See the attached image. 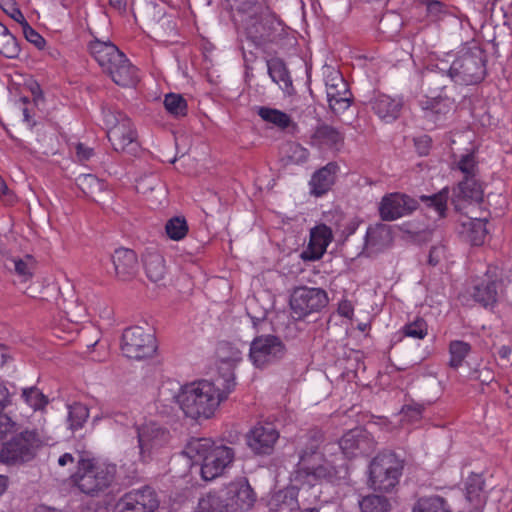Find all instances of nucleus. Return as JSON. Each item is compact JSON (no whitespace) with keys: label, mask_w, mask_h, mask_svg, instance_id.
Wrapping results in <instances>:
<instances>
[{"label":"nucleus","mask_w":512,"mask_h":512,"mask_svg":"<svg viewBox=\"0 0 512 512\" xmlns=\"http://www.w3.org/2000/svg\"><path fill=\"white\" fill-rule=\"evenodd\" d=\"M235 385V375L231 372L224 378L223 388L204 379L184 385L167 379L158 389L156 409L160 414L168 416L179 408L186 417L193 420L210 419L234 390Z\"/></svg>","instance_id":"f257e3e1"},{"label":"nucleus","mask_w":512,"mask_h":512,"mask_svg":"<svg viewBox=\"0 0 512 512\" xmlns=\"http://www.w3.org/2000/svg\"><path fill=\"white\" fill-rule=\"evenodd\" d=\"M321 443L322 434L317 430H311L298 438L297 477L311 486L322 482L333 485L346 484L349 478L346 463L331 465L319 451Z\"/></svg>","instance_id":"f03ea898"},{"label":"nucleus","mask_w":512,"mask_h":512,"mask_svg":"<svg viewBox=\"0 0 512 512\" xmlns=\"http://www.w3.org/2000/svg\"><path fill=\"white\" fill-rule=\"evenodd\" d=\"M486 61V53L480 46H463L439 58L434 67L456 84L474 85L484 80Z\"/></svg>","instance_id":"7ed1b4c3"},{"label":"nucleus","mask_w":512,"mask_h":512,"mask_svg":"<svg viewBox=\"0 0 512 512\" xmlns=\"http://www.w3.org/2000/svg\"><path fill=\"white\" fill-rule=\"evenodd\" d=\"M183 454L193 464L201 465V476L210 481L222 475L234 461L235 453L231 447L216 445L209 438H192L186 444Z\"/></svg>","instance_id":"20e7f679"},{"label":"nucleus","mask_w":512,"mask_h":512,"mask_svg":"<svg viewBox=\"0 0 512 512\" xmlns=\"http://www.w3.org/2000/svg\"><path fill=\"white\" fill-rule=\"evenodd\" d=\"M117 467L95 458L79 455L77 469L71 475L72 484L88 496H99L115 481Z\"/></svg>","instance_id":"39448f33"},{"label":"nucleus","mask_w":512,"mask_h":512,"mask_svg":"<svg viewBox=\"0 0 512 512\" xmlns=\"http://www.w3.org/2000/svg\"><path fill=\"white\" fill-rule=\"evenodd\" d=\"M44 444L42 433L39 429H25L13 435L2 444L0 461L8 465L23 464L31 461L37 450Z\"/></svg>","instance_id":"423d86ee"},{"label":"nucleus","mask_w":512,"mask_h":512,"mask_svg":"<svg viewBox=\"0 0 512 512\" xmlns=\"http://www.w3.org/2000/svg\"><path fill=\"white\" fill-rule=\"evenodd\" d=\"M246 39L256 48H264L276 44L285 35V25L281 18L270 8L261 16L241 26Z\"/></svg>","instance_id":"0eeeda50"},{"label":"nucleus","mask_w":512,"mask_h":512,"mask_svg":"<svg viewBox=\"0 0 512 512\" xmlns=\"http://www.w3.org/2000/svg\"><path fill=\"white\" fill-rule=\"evenodd\" d=\"M102 116L108 140L115 151L126 152L137 147V131L126 114L111 108H103Z\"/></svg>","instance_id":"6e6552de"},{"label":"nucleus","mask_w":512,"mask_h":512,"mask_svg":"<svg viewBox=\"0 0 512 512\" xmlns=\"http://www.w3.org/2000/svg\"><path fill=\"white\" fill-rule=\"evenodd\" d=\"M403 462L391 452L378 454L369 466V482L374 490L390 492L399 483Z\"/></svg>","instance_id":"1a4fd4ad"},{"label":"nucleus","mask_w":512,"mask_h":512,"mask_svg":"<svg viewBox=\"0 0 512 512\" xmlns=\"http://www.w3.org/2000/svg\"><path fill=\"white\" fill-rule=\"evenodd\" d=\"M121 350L123 355L130 359L148 358L153 356L157 350L156 339L143 327H129L122 334Z\"/></svg>","instance_id":"9d476101"},{"label":"nucleus","mask_w":512,"mask_h":512,"mask_svg":"<svg viewBox=\"0 0 512 512\" xmlns=\"http://www.w3.org/2000/svg\"><path fill=\"white\" fill-rule=\"evenodd\" d=\"M329 298L325 290L315 287L300 286L293 290L290 307L296 319L321 311L328 304Z\"/></svg>","instance_id":"9b49d317"},{"label":"nucleus","mask_w":512,"mask_h":512,"mask_svg":"<svg viewBox=\"0 0 512 512\" xmlns=\"http://www.w3.org/2000/svg\"><path fill=\"white\" fill-rule=\"evenodd\" d=\"M285 354L282 341L273 335H262L253 339L249 348V360L256 368H265Z\"/></svg>","instance_id":"f8f14e48"},{"label":"nucleus","mask_w":512,"mask_h":512,"mask_svg":"<svg viewBox=\"0 0 512 512\" xmlns=\"http://www.w3.org/2000/svg\"><path fill=\"white\" fill-rule=\"evenodd\" d=\"M159 507L156 492L149 486L132 489L119 497L113 512H154Z\"/></svg>","instance_id":"ddd939ff"},{"label":"nucleus","mask_w":512,"mask_h":512,"mask_svg":"<svg viewBox=\"0 0 512 512\" xmlns=\"http://www.w3.org/2000/svg\"><path fill=\"white\" fill-rule=\"evenodd\" d=\"M137 434L139 460L143 463L149 462L153 454L166 446L170 440L169 432L153 422L138 427Z\"/></svg>","instance_id":"4468645a"},{"label":"nucleus","mask_w":512,"mask_h":512,"mask_svg":"<svg viewBox=\"0 0 512 512\" xmlns=\"http://www.w3.org/2000/svg\"><path fill=\"white\" fill-rule=\"evenodd\" d=\"M325 86L329 106L334 112H343L350 107L352 93L339 71L328 69Z\"/></svg>","instance_id":"2eb2a0df"},{"label":"nucleus","mask_w":512,"mask_h":512,"mask_svg":"<svg viewBox=\"0 0 512 512\" xmlns=\"http://www.w3.org/2000/svg\"><path fill=\"white\" fill-rule=\"evenodd\" d=\"M503 280L497 274V268L489 267L480 282L474 285L473 299L485 308H493L502 292Z\"/></svg>","instance_id":"dca6fc26"},{"label":"nucleus","mask_w":512,"mask_h":512,"mask_svg":"<svg viewBox=\"0 0 512 512\" xmlns=\"http://www.w3.org/2000/svg\"><path fill=\"white\" fill-rule=\"evenodd\" d=\"M339 448L347 458L369 456L376 448V441L367 430L357 428L343 435Z\"/></svg>","instance_id":"f3484780"},{"label":"nucleus","mask_w":512,"mask_h":512,"mask_svg":"<svg viewBox=\"0 0 512 512\" xmlns=\"http://www.w3.org/2000/svg\"><path fill=\"white\" fill-rule=\"evenodd\" d=\"M418 207V201L402 193L385 195L379 206L380 217L384 221H393L409 215Z\"/></svg>","instance_id":"a211bd4d"},{"label":"nucleus","mask_w":512,"mask_h":512,"mask_svg":"<svg viewBox=\"0 0 512 512\" xmlns=\"http://www.w3.org/2000/svg\"><path fill=\"white\" fill-rule=\"evenodd\" d=\"M279 439V432L272 423H258L247 434V445L258 455H270Z\"/></svg>","instance_id":"6ab92c4d"},{"label":"nucleus","mask_w":512,"mask_h":512,"mask_svg":"<svg viewBox=\"0 0 512 512\" xmlns=\"http://www.w3.org/2000/svg\"><path fill=\"white\" fill-rule=\"evenodd\" d=\"M224 512L245 511L255 502V493L247 481L233 482L227 487Z\"/></svg>","instance_id":"aec40b11"},{"label":"nucleus","mask_w":512,"mask_h":512,"mask_svg":"<svg viewBox=\"0 0 512 512\" xmlns=\"http://www.w3.org/2000/svg\"><path fill=\"white\" fill-rule=\"evenodd\" d=\"M332 240L333 233L330 227L325 224L315 226L310 230L309 242L300 253V258L303 261L320 260Z\"/></svg>","instance_id":"412c9836"},{"label":"nucleus","mask_w":512,"mask_h":512,"mask_svg":"<svg viewBox=\"0 0 512 512\" xmlns=\"http://www.w3.org/2000/svg\"><path fill=\"white\" fill-rule=\"evenodd\" d=\"M404 99L401 95L390 96L384 93L375 94L370 100V107L378 118L385 123H392L399 118Z\"/></svg>","instance_id":"4be33fe9"},{"label":"nucleus","mask_w":512,"mask_h":512,"mask_svg":"<svg viewBox=\"0 0 512 512\" xmlns=\"http://www.w3.org/2000/svg\"><path fill=\"white\" fill-rule=\"evenodd\" d=\"M113 82L122 87H131L138 82L137 68L124 53L105 71Z\"/></svg>","instance_id":"5701e85b"},{"label":"nucleus","mask_w":512,"mask_h":512,"mask_svg":"<svg viewBox=\"0 0 512 512\" xmlns=\"http://www.w3.org/2000/svg\"><path fill=\"white\" fill-rule=\"evenodd\" d=\"M445 85L435 89H429V94L421 101L420 106L426 115H445L454 107V100L444 94Z\"/></svg>","instance_id":"b1692460"},{"label":"nucleus","mask_w":512,"mask_h":512,"mask_svg":"<svg viewBox=\"0 0 512 512\" xmlns=\"http://www.w3.org/2000/svg\"><path fill=\"white\" fill-rule=\"evenodd\" d=\"M112 262L118 279L127 281L134 277L137 271V256L127 248H118L112 255Z\"/></svg>","instance_id":"393cba45"},{"label":"nucleus","mask_w":512,"mask_h":512,"mask_svg":"<svg viewBox=\"0 0 512 512\" xmlns=\"http://www.w3.org/2000/svg\"><path fill=\"white\" fill-rule=\"evenodd\" d=\"M89 51L91 56L102 68L103 72H105L107 68L111 67L114 61H117L123 53L112 42L101 41L99 39H95L90 42Z\"/></svg>","instance_id":"a878e982"},{"label":"nucleus","mask_w":512,"mask_h":512,"mask_svg":"<svg viewBox=\"0 0 512 512\" xmlns=\"http://www.w3.org/2000/svg\"><path fill=\"white\" fill-rule=\"evenodd\" d=\"M269 8L265 0H233L232 3L234 17L240 27L252 19L259 18Z\"/></svg>","instance_id":"bb28decb"},{"label":"nucleus","mask_w":512,"mask_h":512,"mask_svg":"<svg viewBox=\"0 0 512 512\" xmlns=\"http://www.w3.org/2000/svg\"><path fill=\"white\" fill-rule=\"evenodd\" d=\"M483 198L482 186L476 178H463L454 189L452 202L457 210H461L460 201L480 202Z\"/></svg>","instance_id":"cd10ccee"},{"label":"nucleus","mask_w":512,"mask_h":512,"mask_svg":"<svg viewBox=\"0 0 512 512\" xmlns=\"http://www.w3.org/2000/svg\"><path fill=\"white\" fill-rule=\"evenodd\" d=\"M344 135L335 127L321 124L311 136V145L319 149H338L343 144Z\"/></svg>","instance_id":"c85d7f7f"},{"label":"nucleus","mask_w":512,"mask_h":512,"mask_svg":"<svg viewBox=\"0 0 512 512\" xmlns=\"http://www.w3.org/2000/svg\"><path fill=\"white\" fill-rule=\"evenodd\" d=\"M338 165L330 162L317 170L309 182L311 193L317 197L326 194L335 182Z\"/></svg>","instance_id":"c756f323"},{"label":"nucleus","mask_w":512,"mask_h":512,"mask_svg":"<svg viewBox=\"0 0 512 512\" xmlns=\"http://www.w3.org/2000/svg\"><path fill=\"white\" fill-rule=\"evenodd\" d=\"M390 229L383 225L371 226L365 236V249L371 253L383 250L391 242Z\"/></svg>","instance_id":"7c9ffc66"},{"label":"nucleus","mask_w":512,"mask_h":512,"mask_svg":"<svg viewBox=\"0 0 512 512\" xmlns=\"http://www.w3.org/2000/svg\"><path fill=\"white\" fill-rule=\"evenodd\" d=\"M5 266L10 272L17 275L21 282H27L33 278L36 260L29 254L24 257H9Z\"/></svg>","instance_id":"2f4dec72"},{"label":"nucleus","mask_w":512,"mask_h":512,"mask_svg":"<svg viewBox=\"0 0 512 512\" xmlns=\"http://www.w3.org/2000/svg\"><path fill=\"white\" fill-rule=\"evenodd\" d=\"M217 357L222 364L228 366V371L222 376V380L227 378L228 374L232 371V368L243 359V349L238 344L223 341L218 344Z\"/></svg>","instance_id":"473e14b6"},{"label":"nucleus","mask_w":512,"mask_h":512,"mask_svg":"<svg viewBox=\"0 0 512 512\" xmlns=\"http://www.w3.org/2000/svg\"><path fill=\"white\" fill-rule=\"evenodd\" d=\"M257 115L266 123L272 124L280 130H286L290 127L296 128L297 124L291 116L279 109L267 106L257 108Z\"/></svg>","instance_id":"72a5a7b5"},{"label":"nucleus","mask_w":512,"mask_h":512,"mask_svg":"<svg viewBox=\"0 0 512 512\" xmlns=\"http://www.w3.org/2000/svg\"><path fill=\"white\" fill-rule=\"evenodd\" d=\"M143 265L146 276L152 282L161 281L166 273L164 257L157 251H147L143 255Z\"/></svg>","instance_id":"f704fd0d"},{"label":"nucleus","mask_w":512,"mask_h":512,"mask_svg":"<svg viewBox=\"0 0 512 512\" xmlns=\"http://www.w3.org/2000/svg\"><path fill=\"white\" fill-rule=\"evenodd\" d=\"M268 74L282 90L288 91L292 88V78L283 60L279 58L267 61Z\"/></svg>","instance_id":"c9c22d12"},{"label":"nucleus","mask_w":512,"mask_h":512,"mask_svg":"<svg viewBox=\"0 0 512 512\" xmlns=\"http://www.w3.org/2000/svg\"><path fill=\"white\" fill-rule=\"evenodd\" d=\"M487 220L481 218H469L462 223L463 231L467 239L474 246H480L484 243L487 235Z\"/></svg>","instance_id":"e433bc0d"},{"label":"nucleus","mask_w":512,"mask_h":512,"mask_svg":"<svg viewBox=\"0 0 512 512\" xmlns=\"http://www.w3.org/2000/svg\"><path fill=\"white\" fill-rule=\"evenodd\" d=\"M76 184L87 197L93 199L94 201H98L97 196L104 192L107 188L106 183L93 174L79 175L76 178Z\"/></svg>","instance_id":"4c0bfd02"},{"label":"nucleus","mask_w":512,"mask_h":512,"mask_svg":"<svg viewBox=\"0 0 512 512\" xmlns=\"http://www.w3.org/2000/svg\"><path fill=\"white\" fill-rule=\"evenodd\" d=\"M412 512H451L448 501L439 495L420 497L414 504Z\"/></svg>","instance_id":"58836bf2"},{"label":"nucleus","mask_w":512,"mask_h":512,"mask_svg":"<svg viewBox=\"0 0 512 512\" xmlns=\"http://www.w3.org/2000/svg\"><path fill=\"white\" fill-rule=\"evenodd\" d=\"M10 404L9 393L6 387L0 385V439L17 430V423L4 413Z\"/></svg>","instance_id":"ea45409f"},{"label":"nucleus","mask_w":512,"mask_h":512,"mask_svg":"<svg viewBox=\"0 0 512 512\" xmlns=\"http://www.w3.org/2000/svg\"><path fill=\"white\" fill-rule=\"evenodd\" d=\"M449 199V188L444 187L433 195H421L420 200L426 207L435 211L439 218L446 216L447 202Z\"/></svg>","instance_id":"a19ab883"},{"label":"nucleus","mask_w":512,"mask_h":512,"mask_svg":"<svg viewBox=\"0 0 512 512\" xmlns=\"http://www.w3.org/2000/svg\"><path fill=\"white\" fill-rule=\"evenodd\" d=\"M471 352V345L462 340H453L449 344V366L458 369Z\"/></svg>","instance_id":"79ce46f5"},{"label":"nucleus","mask_w":512,"mask_h":512,"mask_svg":"<svg viewBox=\"0 0 512 512\" xmlns=\"http://www.w3.org/2000/svg\"><path fill=\"white\" fill-rule=\"evenodd\" d=\"M189 227L186 219L182 216H174L165 224V232L169 239L180 241L188 234Z\"/></svg>","instance_id":"37998d69"},{"label":"nucleus","mask_w":512,"mask_h":512,"mask_svg":"<svg viewBox=\"0 0 512 512\" xmlns=\"http://www.w3.org/2000/svg\"><path fill=\"white\" fill-rule=\"evenodd\" d=\"M484 486L485 481L481 474L472 473L469 475L465 483L467 500L471 503H480Z\"/></svg>","instance_id":"c03bdc74"},{"label":"nucleus","mask_w":512,"mask_h":512,"mask_svg":"<svg viewBox=\"0 0 512 512\" xmlns=\"http://www.w3.org/2000/svg\"><path fill=\"white\" fill-rule=\"evenodd\" d=\"M164 107L175 117H184L188 113L187 101L181 94H166L164 98Z\"/></svg>","instance_id":"a18cd8bd"},{"label":"nucleus","mask_w":512,"mask_h":512,"mask_svg":"<svg viewBox=\"0 0 512 512\" xmlns=\"http://www.w3.org/2000/svg\"><path fill=\"white\" fill-rule=\"evenodd\" d=\"M360 512H388L390 503L386 497L368 495L359 501Z\"/></svg>","instance_id":"49530a36"},{"label":"nucleus","mask_w":512,"mask_h":512,"mask_svg":"<svg viewBox=\"0 0 512 512\" xmlns=\"http://www.w3.org/2000/svg\"><path fill=\"white\" fill-rule=\"evenodd\" d=\"M89 417L88 408L81 403H74L68 407V422L71 430L81 429Z\"/></svg>","instance_id":"de8ad7c7"},{"label":"nucleus","mask_w":512,"mask_h":512,"mask_svg":"<svg viewBox=\"0 0 512 512\" xmlns=\"http://www.w3.org/2000/svg\"><path fill=\"white\" fill-rule=\"evenodd\" d=\"M22 398L35 411L44 409L48 404L47 397L35 387L23 389Z\"/></svg>","instance_id":"09e8293b"},{"label":"nucleus","mask_w":512,"mask_h":512,"mask_svg":"<svg viewBox=\"0 0 512 512\" xmlns=\"http://www.w3.org/2000/svg\"><path fill=\"white\" fill-rule=\"evenodd\" d=\"M405 337L422 340L428 334V324L423 318H416L414 321L405 324L402 329Z\"/></svg>","instance_id":"8fccbe9b"},{"label":"nucleus","mask_w":512,"mask_h":512,"mask_svg":"<svg viewBox=\"0 0 512 512\" xmlns=\"http://www.w3.org/2000/svg\"><path fill=\"white\" fill-rule=\"evenodd\" d=\"M285 156L290 163L299 165L308 161L310 153L301 144L289 142L285 147Z\"/></svg>","instance_id":"3c124183"},{"label":"nucleus","mask_w":512,"mask_h":512,"mask_svg":"<svg viewBox=\"0 0 512 512\" xmlns=\"http://www.w3.org/2000/svg\"><path fill=\"white\" fill-rule=\"evenodd\" d=\"M20 52L17 39L10 33L6 27V31L0 36V54L7 58H15Z\"/></svg>","instance_id":"603ef678"},{"label":"nucleus","mask_w":512,"mask_h":512,"mask_svg":"<svg viewBox=\"0 0 512 512\" xmlns=\"http://www.w3.org/2000/svg\"><path fill=\"white\" fill-rule=\"evenodd\" d=\"M457 169L464 175V178H476L478 163L474 153H467L460 156L456 163Z\"/></svg>","instance_id":"864d4df0"},{"label":"nucleus","mask_w":512,"mask_h":512,"mask_svg":"<svg viewBox=\"0 0 512 512\" xmlns=\"http://www.w3.org/2000/svg\"><path fill=\"white\" fill-rule=\"evenodd\" d=\"M196 512H224L220 496L216 493H208L200 499Z\"/></svg>","instance_id":"5fc2aeb1"},{"label":"nucleus","mask_w":512,"mask_h":512,"mask_svg":"<svg viewBox=\"0 0 512 512\" xmlns=\"http://www.w3.org/2000/svg\"><path fill=\"white\" fill-rule=\"evenodd\" d=\"M426 12L427 17L434 22L444 19L449 14L448 7L438 0H427Z\"/></svg>","instance_id":"6e6d98bb"},{"label":"nucleus","mask_w":512,"mask_h":512,"mask_svg":"<svg viewBox=\"0 0 512 512\" xmlns=\"http://www.w3.org/2000/svg\"><path fill=\"white\" fill-rule=\"evenodd\" d=\"M23 28V34L28 42L33 44L37 49L43 50L46 46L45 38L40 35L34 28H32L27 20L19 22Z\"/></svg>","instance_id":"4d7b16f0"},{"label":"nucleus","mask_w":512,"mask_h":512,"mask_svg":"<svg viewBox=\"0 0 512 512\" xmlns=\"http://www.w3.org/2000/svg\"><path fill=\"white\" fill-rule=\"evenodd\" d=\"M0 8L15 22H25V17L15 0H0Z\"/></svg>","instance_id":"13d9d810"},{"label":"nucleus","mask_w":512,"mask_h":512,"mask_svg":"<svg viewBox=\"0 0 512 512\" xmlns=\"http://www.w3.org/2000/svg\"><path fill=\"white\" fill-rule=\"evenodd\" d=\"M75 154L80 162L88 161L93 155L94 151L89 146L85 145L84 143L78 142L75 145Z\"/></svg>","instance_id":"bf43d9fd"},{"label":"nucleus","mask_w":512,"mask_h":512,"mask_svg":"<svg viewBox=\"0 0 512 512\" xmlns=\"http://www.w3.org/2000/svg\"><path fill=\"white\" fill-rule=\"evenodd\" d=\"M445 255L446 249L444 246H433L429 252L428 262L430 265L436 266Z\"/></svg>","instance_id":"052dcab7"},{"label":"nucleus","mask_w":512,"mask_h":512,"mask_svg":"<svg viewBox=\"0 0 512 512\" xmlns=\"http://www.w3.org/2000/svg\"><path fill=\"white\" fill-rule=\"evenodd\" d=\"M415 147L419 155L424 156L429 153L431 146V138L427 135L420 136L415 139Z\"/></svg>","instance_id":"680f3d73"},{"label":"nucleus","mask_w":512,"mask_h":512,"mask_svg":"<svg viewBox=\"0 0 512 512\" xmlns=\"http://www.w3.org/2000/svg\"><path fill=\"white\" fill-rule=\"evenodd\" d=\"M338 312L341 316L345 318H352L354 314V308L350 301L344 300L340 302L338 306Z\"/></svg>","instance_id":"e2e57ef3"},{"label":"nucleus","mask_w":512,"mask_h":512,"mask_svg":"<svg viewBox=\"0 0 512 512\" xmlns=\"http://www.w3.org/2000/svg\"><path fill=\"white\" fill-rule=\"evenodd\" d=\"M75 458L70 453H64L58 458V465L61 467H65L66 465H72L75 463Z\"/></svg>","instance_id":"0e129e2a"},{"label":"nucleus","mask_w":512,"mask_h":512,"mask_svg":"<svg viewBox=\"0 0 512 512\" xmlns=\"http://www.w3.org/2000/svg\"><path fill=\"white\" fill-rule=\"evenodd\" d=\"M45 54L52 60L58 61L62 58L61 52L57 47L49 46L46 49Z\"/></svg>","instance_id":"69168bd1"},{"label":"nucleus","mask_w":512,"mask_h":512,"mask_svg":"<svg viewBox=\"0 0 512 512\" xmlns=\"http://www.w3.org/2000/svg\"><path fill=\"white\" fill-rule=\"evenodd\" d=\"M109 4L115 10L124 11L127 3L126 0H109Z\"/></svg>","instance_id":"338daca9"},{"label":"nucleus","mask_w":512,"mask_h":512,"mask_svg":"<svg viewBox=\"0 0 512 512\" xmlns=\"http://www.w3.org/2000/svg\"><path fill=\"white\" fill-rule=\"evenodd\" d=\"M7 485H8L7 477L0 475V496L6 491Z\"/></svg>","instance_id":"774afa93"}]
</instances>
